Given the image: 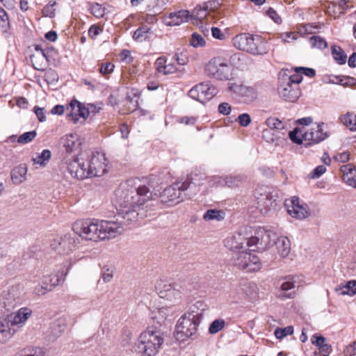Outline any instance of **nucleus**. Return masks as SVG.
Instances as JSON below:
<instances>
[{
  "label": "nucleus",
  "instance_id": "1",
  "mask_svg": "<svg viewBox=\"0 0 356 356\" xmlns=\"http://www.w3.org/2000/svg\"><path fill=\"white\" fill-rule=\"evenodd\" d=\"M115 195L120 207L118 218L115 222L122 226L123 230L125 226L151 216L148 209L154 204H144L154 198L152 193L146 186L127 188L126 185H122L115 191Z\"/></svg>",
  "mask_w": 356,
  "mask_h": 356
},
{
  "label": "nucleus",
  "instance_id": "2",
  "mask_svg": "<svg viewBox=\"0 0 356 356\" xmlns=\"http://www.w3.org/2000/svg\"><path fill=\"white\" fill-rule=\"evenodd\" d=\"M72 229L76 236L93 241L115 238L123 232L122 226L111 220H78L74 223Z\"/></svg>",
  "mask_w": 356,
  "mask_h": 356
},
{
  "label": "nucleus",
  "instance_id": "3",
  "mask_svg": "<svg viewBox=\"0 0 356 356\" xmlns=\"http://www.w3.org/2000/svg\"><path fill=\"white\" fill-rule=\"evenodd\" d=\"M206 307L204 302L197 301L179 318L175 331L177 340L185 341L196 333Z\"/></svg>",
  "mask_w": 356,
  "mask_h": 356
},
{
  "label": "nucleus",
  "instance_id": "4",
  "mask_svg": "<svg viewBox=\"0 0 356 356\" xmlns=\"http://www.w3.org/2000/svg\"><path fill=\"white\" fill-rule=\"evenodd\" d=\"M163 343L161 332L156 327H149L140 333L133 348L141 356H155Z\"/></svg>",
  "mask_w": 356,
  "mask_h": 356
},
{
  "label": "nucleus",
  "instance_id": "5",
  "mask_svg": "<svg viewBox=\"0 0 356 356\" xmlns=\"http://www.w3.org/2000/svg\"><path fill=\"white\" fill-rule=\"evenodd\" d=\"M32 314L31 308L24 307L9 315L8 320L0 319V343L8 342L16 332L15 327H22Z\"/></svg>",
  "mask_w": 356,
  "mask_h": 356
},
{
  "label": "nucleus",
  "instance_id": "6",
  "mask_svg": "<svg viewBox=\"0 0 356 356\" xmlns=\"http://www.w3.org/2000/svg\"><path fill=\"white\" fill-rule=\"evenodd\" d=\"M232 44L236 49L254 56L264 55L269 50L267 40L259 35L240 33L232 38Z\"/></svg>",
  "mask_w": 356,
  "mask_h": 356
},
{
  "label": "nucleus",
  "instance_id": "7",
  "mask_svg": "<svg viewBox=\"0 0 356 356\" xmlns=\"http://www.w3.org/2000/svg\"><path fill=\"white\" fill-rule=\"evenodd\" d=\"M321 124H316L310 129H306L305 127L299 129L296 128L289 134L291 141L296 144H303L305 147L318 144L325 140L329 134L327 131H323Z\"/></svg>",
  "mask_w": 356,
  "mask_h": 356
},
{
  "label": "nucleus",
  "instance_id": "8",
  "mask_svg": "<svg viewBox=\"0 0 356 356\" xmlns=\"http://www.w3.org/2000/svg\"><path fill=\"white\" fill-rule=\"evenodd\" d=\"M195 184L185 181L184 182H176L165 188L159 195V200L161 203L168 206L175 205L184 200L186 196L191 194L186 193L188 190H191Z\"/></svg>",
  "mask_w": 356,
  "mask_h": 356
},
{
  "label": "nucleus",
  "instance_id": "9",
  "mask_svg": "<svg viewBox=\"0 0 356 356\" xmlns=\"http://www.w3.org/2000/svg\"><path fill=\"white\" fill-rule=\"evenodd\" d=\"M232 66L222 57L211 58L205 65L207 76L219 80H229L232 76Z\"/></svg>",
  "mask_w": 356,
  "mask_h": 356
},
{
  "label": "nucleus",
  "instance_id": "10",
  "mask_svg": "<svg viewBox=\"0 0 356 356\" xmlns=\"http://www.w3.org/2000/svg\"><path fill=\"white\" fill-rule=\"evenodd\" d=\"M155 288L160 298L172 302L181 300L184 292L179 283L163 280L157 282Z\"/></svg>",
  "mask_w": 356,
  "mask_h": 356
},
{
  "label": "nucleus",
  "instance_id": "11",
  "mask_svg": "<svg viewBox=\"0 0 356 356\" xmlns=\"http://www.w3.org/2000/svg\"><path fill=\"white\" fill-rule=\"evenodd\" d=\"M88 177H101L108 171V161L103 152H96L87 159Z\"/></svg>",
  "mask_w": 356,
  "mask_h": 356
},
{
  "label": "nucleus",
  "instance_id": "12",
  "mask_svg": "<svg viewBox=\"0 0 356 356\" xmlns=\"http://www.w3.org/2000/svg\"><path fill=\"white\" fill-rule=\"evenodd\" d=\"M79 244V238L76 234H66L58 236L51 242V248L60 254H67L74 251Z\"/></svg>",
  "mask_w": 356,
  "mask_h": 356
},
{
  "label": "nucleus",
  "instance_id": "13",
  "mask_svg": "<svg viewBox=\"0 0 356 356\" xmlns=\"http://www.w3.org/2000/svg\"><path fill=\"white\" fill-rule=\"evenodd\" d=\"M277 235L275 233L264 228H259L254 236L250 237L252 248L255 251H263L274 245Z\"/></svg>",
  "mask_w": 356,
  "mask_h": 356
},
{
  "label": "nucleus",
  "instance_id": "14",
  "mask_svg": "<svg viewBox=\"0 0 356 356\" xmlns=\"http://www.w3.org/2000/svg\"><path fill=\"white\" fill-rule=\"evenodd\" d=\"M224 243L225 246L232 252V254L246 250L248 248H252L250 237L242 232H235L232 236L227 237Z\"/></svg>",
  "mask_w": 356,
  "mask_h": 356
},
{
  "label": "nucleus",
  "instance_id": "15",
  "mask_svg": "<svg viewBox=\"0 0 356 356\" xmlns=\"http://www.w3.org/2000/svg\"><path fill=\"white\" fill-rule=\"evenodd\" d=\"M285 207L287 213L293 218L302 220L309 217L311 211L309 206L300 201L299 197L296 196L292 197L285 201Z\"/></svg>",
  "mask_w": 356,
  "mask_h": 356
},
{
  "label": "nucleus",
  "instance_id": "16",
  "mask_svg": "<svg viewBox=\"0 0 356 356\" xmlns=\"http://www.w3.org/2000/svg\"><path fill=\"white\" fill-rule=\"evenodd\" d=\"M22 287L19 284L12 286L8 291H4L0 296V307L9 312L20 302Z\"/></svg>",
  "mask_w": 356,
  "mask_h": 356
},
{
  "label": "nucleus",
  "instance_id": "17",
  "mask_svg": "<svg viewBox=\"0 0 356 356\" xmlns=\"http://www.w3.org/2000/svg\"><path fill=\"white\" fill-rule=\"evenodd\" d=\"M280 96L285 101L295 102L300 95L299 86L296 84H290L289 82L280 79L278 87Z\"/></svg>",
  "mask_w": 356,
  "mask_h": 356
},
{
  "label": "nucleus",
  "instance_id": "18",
  "mask_svg": "<svg viewBox=\"0 0 356 356\" xmlns=\"http://www.w3.org/2000/svg\"><path fill=\"white\" fill-rule=\"evenodd\" d=\"M298 280V277L296 276L286 277L281 284L278 297L282 300L293 298L296 296L293 289L300 286Z\"/></svg>",
  "mask_w": 356,
  "mask_h": 356
},
{
  "label": "nucleus",
  "instance_id": "19",
  "mask_svg": "<svg viewBox=\"0 0 356 356\" xmlns=\"http://www.w3.org/2000/svg\"><path fill=\"white\" fill-rule=\"evenodd\" d=\"M86 168V161H81L77 157H75L67 163L68 172L72 177L77 179L88 178V172H87Z\"/></svg>",
  "mask_w": 356,
  "mask_h": 356
},
{
  "label": "nucleus",
  "instance_id": "20",
  "mask_svg": "<svg viewBox=\"0 0 356 356\" xmlns=\"http://www.w3.org/2000/svg\"><path fill=\"white\" fill-rule=\"evenodd\" d=\"M62 144L68 154L79 152L81 145V139L76 134H67L62 138Z\"/></svg>",
  "mask_w": 356,
  "mask_h": 356
},
{
  "label": "nucleus",
  "instance_id": "21",
  "mask_svg": "<svg viewBox=\"0 0 356 356\" xmlns=\"http://www.w3.org/2000/svg\"><path fill=\"white\" fill-rule=\"evenodd\" d=\"M174 312V309L172 307H162L152 311L151 318L155 323L162 325L167 320L173 317Z\"/></svg>",
  "mask_w": 356,
  "mask_h": 356
},
{
  "label": "nucleus",
  "instance_id": "22",
  "mask_svg": "<svg viewBox=\"0 0 356 356\" xmlns=\"http://www.w3.org/2000/svg\"><path fill=\"white\" fill-rule=\"evenodd\" d=\"M191 17L192 16L189 14L188 10H181L171 13L165 19V24L170 26H179L184 22H188Z\"/></svg>",
  "mask_w": 356,
  "mask_h": 356
},
{
  "label": "nucleus",
  "instance_id": "23",
  "mask_svg": "<svg viewBox=\"0 0 356 356\" xmlns=\"http://www.w3.org/2000/svg\"><path fill=\"white\" fill-rule=\"evenodd\" d=\"M250 252H255V250H250V248H248L246 250L232 254L231 258L232 265L241 270L248 266V263H246V259L250 258Z\"/></svg>",
  "mask_w": 356,
  "mask_h": 356
},
{
  "label": "nucleus",
  "instance_id": "24",
  "mask_svg": "<svg viewBox=\"0 0 356 356\" xmlns=\"http://www.w3.org/2000/svg\"><path fill=\"white\" fill-rule=\"evenodd\" d=\"M35 49L37 51V54L31 57V61L34 69L39 71H43L45 70L48 63L47 55L44 51L41 48L39 49L36 47Z\"/></svg>",
  "mask_w": 356,
  "mask_h": 356
},
{
  "label": "nucleus",
  "instance_id": "25",
  "mask_svg": "<svg viewBox=\"0 0 356 356\" xmlns=\"http://www.w3.org/2000/svg\"><path fill=\"white\" fill-rule=\"evenodd\" d=\"M274 245H276L277 252L281 257L284 258L289 255L291 251V243L287 237L277 236Z\"/></svg>",
  "mask_w": 356,
  "mask_h": 356
},
{
  "label": "nucleus",
  "instance_id": "26",
  "mask_svg": "<svg viewBox=\"0 0 356 356\" xmlns=\"http://www.w3.org/2000/svg\"><path fill=\"white\" fill-rule=\"evenodd\" d=\"M27 166L26 164H20L14 168L11 171V179L15 184H20L26 179Z\"/></svg>",
  "mask_w": 356,
  "mask_h": 356
},
{
  "label": "nucleus",
  "instance_id": "27",
  "mask_svg": "<svg viewBox=\"0 0 356 356\" xmlns=\"http://www.w3.org/2000/svg\"><path fill=\"white\" fill-rule=\"evenodd\" d=\"M199 90L203 92L202 95V104H204L211 99L218 92L216 87L208 82L199 83Z\"/></svg>",
  "mask_w": 356,
  "mask_h": 356
},
{
  "label": "nucleus",
  "instance_id": "28",
  "mask_svg": "<svg viewBox=\"0 0 356 356\" xmlns=\"http://www.w3.org/2000/svg\"><path fill=\"white\" fill-rule=\"evenodd\" d=\"M152 35V29L150 27L144 25L138 28L134 33L133 39L139 42H142L148 40Z\"/></svg>",
  "mask_w": 356,
  "mask_h": 356
},
{
  "label": "nucleus",
  "instance_id": "29",
  "mask_svg": "<svg viewBox=\"0 0 356 356\" xmlns=\"http://www.w3.org/2000/svg\"><path fill=\"white\" fill-rule=\"evenodd\" d=\"M225 218V212L222 210L211 209L207 210L203 215V219L205 221H222Z\"/></svg>",
  "mask_w": 356,
  "mask_h": 356
},
{
  "label": "nucleus",
  "instance_id": "30",
  "mask_svg": "<svg viewBox=\"0 0 356 356\" xmlns=\"http://www.w3.org/2000/svg\"><path fill=\"white\" fill-rule=\"evenodd\" d=\"M61 281V277L56 274H51L47 276H43L40 279L41 283L47 288L49 291H52L53 289L59 284Z\"/></svg>",
  "mask_w": 356,
  "mask_h": 356
},
{
  "label": "nucleus",
  "instance_id": "31",
  "mask_svg": "<svg viewBox=\"0 0 356 356\" xmlns=\"http://www.w3.org/2000/svg\"><path fill=\"white\" fill-rule=\"evenodd\" d=\"M254 252H250V258L246 259V263H248V266L245 267V268H243V270L247 272L257 271L261 268L260 259Z\"/></svg>",
  "mask_w": 356,
  "mask_h": 356
},
{
  "label": "nucleus",
  "instance_id": "32",
  "mask_svg": "<svg viewBox=\"0 0 356 356\" xmlns=\"http://www.w3.org/2000/svg\"><path fill=\"white\" fill-rule=\"evenodd\" d=\"M70 107H72V109L75 111H79V123L81 124L84 122L89 115L87 106H83L79 101L74 99L70 102Z\"/></svg>",
  "mask_w": 356,
  "mask_h": 356
},
{
  "label": "nucleus",
  "instance_id": "33",
  "mask_svg": "<svg viewBox=\"0 0 356 356\" xmlns=\"http://www.w3.org/2000/svg\"><path fill=\"white\" fill-rule=\"evenodd\" d=\"M340 295L353 296L356 293V280H350L345 284H341L337 289Z\"/></svg>",
  "mask_w": 356,
  "mask_h": 356
},
{
  "label": "nucleus",
  "instance_id": "34",
  "mask_svg": "<svg viewBox=\"0 0 356 356\" xmlns=\"http://www.w3.org/2000/svg\"><path fill=\"white\" fill-rule=\"evenodd\" d=\"M332 54L334 59L339 65H343L346 62L347 56L343 49L337 45H332L331 47Z\"/></svg>",
  "mask_w": 356,
  "mask_h": 356
},
{
  "label": "nucleus",
  "instance_id": "35",
  "mask_svg": "<svg viewBox=\"0 0 356 356\" xmlns=\"http://www.w3.org/2000/svg\"><path fill=\"white\" fill-rule=\"evenodd\" d=\"M51 156V152L49 149H44L41 154L36 155L35 157H33L31 161L34 165L44 166L47 164V162L50 159Z\"/></svg>",
  "mask_w": 356,
  "mask_h": 356
},
{
  "label": "nucleus",
  "instance_id": "36",
  "mask_svg": "<svg viewBox=\"0 0 356 356\" xmlns=\"http://www.w3.org/2000/svg\"><path fill=\"white\" fill-rule=\"evenodd\" d=\"M237 92L242 96L245 97L246 101H252L257 97V93L254 88L245 86H239Z\"/></svg>",
  "mask_w": 356,
  "mask_h": 356
},
{
  "label": "nucleus",
  "instance_id": "37",
  "mask_svg": "<svg viewBox=\"0 0 356 356\" xmlns=\"http://www.w3.org/2000/svg\"><path fill=\"white\" fill-rule=\"evenodd\" d=\"M262 137L266 142L273 143L280 138V132L267 128L263 131Z\"/></svg>",
  "mask_w": 356,
  "mask_h": 356
},
{
  "label": "nucleus",
  "instance_id": "38",
  "mask_svg": "<svg viewBox=\"0 0 356 356\" xmlns=\"http://www.w3.org/2000/svg\"><path fill=\"white\" fill-rule=\"evenodd\" d=\"M66 321L65 318H60L54 322L51 326L53 334L55 337H58L65 329Z\"/></svg>",
  "mask_w": 356,
  "mask_h": 356
},
{
  "label": "nucleus",
  "instance_id": "39",
  "mask_svg": "<svg viewBox=\"0 0 356 356\" xmlns=\"http://www.w3.org/2000/svg\"><path fill=\"white\" fill-rule=\"evenodd\" d=\"M341 122L351 131H356V115L353 113H348L343 115L341 118Z\"/></svg>",
  "mask_w": 356,
  "mask_h": 356
},
{
  "label": "nucleus",
  "instance_id": "40",
  "mask_svg": "<svg viewBox=\"0 0 356 356\" xmlns=\"http://www.w3.org/2000/svg\"><path fill=\"white\" fill-rule=\"evenodd\" d=\"M242 177L241 175H229L223 177V186H227L228 187H235L238 186L242 181Z\"/></svg>",
  "mask_w": 356,
  "mask_h": 356
},
{
  "label": "nucleus",
  "instance_id": "41",
  "mask_svg": "<svg viewBox=\"0 0 356 356\" xmlns=\"http://www.w3.org/2000/svg\"><path fill=\"white\" fill-rule=\"evenodd\" d=\"M309 43L312 47L323 49L327 47V42L318 35H314L310 38Z\"/></svg>",
  "mask_w": 356,
  "mask_h": 356
},
{
  "label": "nucleus",
  "instance_id": "42",
  "mask_svg": "<svg viewBox=\"0 0 356 356\" xmlns=\"http://www.w3.org/2000/svg\"><path fill=\"white\" fill-rule=\"evenodd\" d=\"M266 124L268 129H270L274 131H280L284 127L283 123L279 119L276 118H268L266 120Z\"/></svg>",
  "mask_w": 356,
  "mask_h": 356
},
{
  "label": "nucleus",
  "instance_id": "43",
  "mask_svg": "<svg viewBox=\"0 0 356 356\" xmlns=\"http://www.w3.org/2000/svg\"><path fill=\"white\" fill-rule=\"evenodd\" d=\"M190 44L195 48L202 47L205 46L206 41L200 34L193 33L191 35Z\"/></svg>",
  "mask_w": 356,
  "mask_h": 356
},
{
  "label": "nucleus",
  "instance_id": "44",
  "mask_svg": "<svg viewBox=\"0 0 356 356\" xmlns=\"http://www.w3.org/2000/svg\"><path fill=\"white\" fill-rule=\"evenodd\" d=\"M36 135L37 133L35 131L25 132L18 137L17 142L22 145L27 144L31 142L35 138Z\"/></svg>",
  "mask_w": 356,
  "mask_h": 356
},
{
  "label": "nucleus",
  "instance_id": "45",
  "mask_svg": "<svg viewBox=\"0 0 356 356\" xmlns=\"http://www.w3.org/2000/svg\"><path fill=\"white\" fill-rule=\"evenodd\" d=\"M56 2L55 1H50L42 9V13L43 16L53 18L55 16V6Z\"/></svg>",
  "mask_w": 356,
  "mask_h": 356
},
{
  "label": "nucleus",
  "instance_id": "46",
  "mask_svg": "<svg viewBox=\"0 0 356 356\" xmlns=\"http://www.w3.org/2000/svg\"><path fill=\"white\" fill-rule=\"evenodd\" d=\"M225 325V322L223 319H216L213 321L209 328V331L211 334H216L220 331Z\"/></svg>",
  "mask_w": 356,
  "mask_h": 356
},
{
  "label": "nucleus",
  "instance_id": "47",
  "mask_svg": "<svg viewBox=\"0 0 356 356\" xmlns=\"http://www.w3.org/2000/svg\"><path fill=\"white\" fill-rule=\"evenodd\" d=\"M293 333V327L292 326H287L284 328H277L275 330L274 334L277 339H282L284 337L291 335Z\"/></svg>",
  "mask_w": 356,
  "mask_h": 356
},
{
  "label": "nucleus",
  "instance_id": "48",
  "mask_svg": "<svg viewBox=\"0 0 356 356\" xmlns=\"http://www.w3.org/2000/svg\"><path fill=\"white\" fill-rule=\"evenodd\" d=\"M203 92H201L200 90H199V84L193 86L189 91H188V96L200 102L201 103V101H202V95Z\"/></svg>",
  "mask_w": 356,
  "mask_h": 356
},
{
  "label": "nucleus",
  "instance_id": "49",
  "mask_svg": "<svg viewBox=\"0 0 356 356\" xmlns=\"http://www.w3.org/2000/svg\"><path fill=\"white\" fill-rule=\"evenodd\" d=\"M238 124L242 127H247L252 122V118L248 113L240 114L236 120Z\"/></svg>",
  "mask_w": 356,
  "mask_h": 356
},
{
  "label": "nucleus",
  "instance_id": "50",
  "mask_svg": "<svg viewBox=\"0 0 356 356\" xmlns=\"http://www.w3.org/2000/svg\"><path fill=\"white\" fill-rule=\"evenodd\" d=\"M67 111L69 112V113L67 115V120L72 122L74 124L79 123V111H75L74 110H72V107H70V104L67 107Z\"/></svg>",
  "mask_w": 356,
  "mask_h": 356
},
{
  "label": "nucleus",
  "instance_id": "51",
  "mask_svg": "<svg viewBox=\"0 0 356 356\" xmlns=\"http://www.w3.org/2000/svg\"><path fill=\"white\" fill-rule=\"evenodd\" d=\"M91 13L97 18H101L104 16L105 9L99 3H95L91 6Z\"/></svg>",
  "mask_w": 356,
  "mask_h": 356
},
{
  "label": "nucleus",
  "instance_id": "52",
  "mask_svg": "<svg viewBox=\"0 0 356 356\" xmlns=\"http://www.w3.org/2000/svg\"><path fill=\"white\" fill-rule=\"evenodd\" d=\"M223 177L214 176L207 179V183L209 187L223 186Z\"/></svg>",
  "mask_w": 356,
  "mask_h": 356
},
{
  "label": "nucleus",
  "instance_id": "53",
  "mask_svg": "<svg viewBox=\"0 0 356 356\" xmlns=\"http://www.w3.org/2000/svg\"><path fill=\"white\" fill-rule=\"evenodd\" d=\"M331 6L333 7V8H335L336 6H338L339 7V14H344L345 13V10H346L348 6H347V1L346 0H339L338 2H330V6L328 7V9L330 10L331 9Z\"/></svg>",
  "mask_w": 356,
  "mask_h": 356
},
{
  "label": "nucleus",
  "instance_id": "54",
  "mask_svg": "<svg viewBox=\"0 0 356 356\" xmlns=\"http://www.w3.org/2000/svg\"><path fill=\"white\" fill-rule=\"evenodd\" d=\"M49 292L48 289H47L40 281V282L33 287V293L35 296H41L45 295L47 293Z\"/></svg>",
  "mask_w": 356,
  "mask_h": 356
},
{
  "label": "nucleus",
  "instance_id": "55",
  "mask_svg": "<svg viewBox=\"0 0 356 356\" xmlns=\"http://www.w3.org/2000/svg\"><path fill=\"white\" fill-rule=\"evenodd\" d=\"M295 72L297 73H301V74H305L309 78L314 77L316 74V71L314 69L305 67H296Z\"/></svg>",
  "mask_w": 356,
  "mask_h": 356
},
{
  "label": "nucleus",
  "instance_id": "56",
  "mask_svg": "<svg viewBox=\"0 0 356 356\" xmlns=\"http://www.w3.org/2000/svg\"><path fill=\"white\" fill-rule=\"evenodd\" d=\"M282 80H284L289 82L290 84H298L302 81V76L301 73H297L296 74L291 75L290 76H287L286 78H282Z\"/></svg>",
  "mask_w": 356,
  "mask_h": 356
},
{
  "label": "nucleus",
  "instance_id": "57",
  "mask_svg": "<svg viewBox=\"0 0 356 356\" xmlns=\"http://www.w3.org/2000/svg\"><path fill=\"white\" fill-rule=\"evenodd\" d=\"M280 38L283 42H291L297 39V34L293 32H285L280 35Z\"/></svg>",
  "mask_w": 356,
  "mask_h": 356
},
{
  "label": "nucleus",
  "instance_id": "58",
  "mask_svg": "<svg viewBox=\"0 0 356 356\" xmlns=\"http://www.w3.org/2000/svg\"><path fill=\"white\" fill-rule=\"evenodd\" d=\"M114 65L111 63H105L101 65L99 72L103 75L111 74L114 70Z\"/></svg>",
  "mask_w": 356,
  "mask_h": 356
},
{
  "label": "nucleus",
  "instance_id": "59",
  "mask_svg": "<svg viewBox=\"0 0 356 356\" xmlns=\"http://www.w3.org/2000/svg\"><path fill=\"white\" fill-rule=\"evenodd\" d=\"M45 79L49 83H52L58 80V76L54 70H49L45 74Z\"/></svg>",
  "mask_w": 356,
  "mask_h": 356
},
{
  "label": "nucleus",
  "instance_id": "60",
  "mask_svg": "<svg viewBox=\"0 0 356 356\" xmlns=\"http://www.w3.org/2000/svg\"><path fill=\"white\" fill-rule=\"evenodd\" d=\"M218 111L220 114L227 115L232 111L231 106L227 102H222L218 105Z\"/></svg>",
  "mask_w": 356,
  "mask_h": 356
},
{
  "label": "nucleus",
  "instance_id": "61",
  "mask_svg": "<svg viewBox=\"0 0 356 356\" xmlns=\"http://www.w3.org/2000/svg\"><path fill=\"white\" fill-rule=\"evenodd\" d=\"M103 31V29L96 24L92 25L88 30L89 36L94 39Z\"/></svg>",
  "mask_w": 356,
  "mask_h": 356
},
{
  "label": "nucleus",
  "instance_id": "62",
  "mask_svg": "<svg viewBox=\"0 0 356 356\" xmlns=\"http://www.w3.org/2000/svg\"><path fill=\"white\" fill-rule=\"evenodd\" d=\"M325 172L326 168L324 165H318L314 169L310 177L313 179L318 178Z\"/></svg>",
  "mask_w": 356,
  "mask_h": 356
},
{
  "label": "nucleus",
  "instance_id": "63",
  "mask_svg": "<svg viewBox=\"0 0 356 356\" xmlns=\"http://www.w3.org/2000/svg\"><path fill=\"white\" fill-rule=\"evenodd\" d=\"M212 36L218 40H224L226 39V35L222 32V31L218 27L211 28Z\"/></svg>",
  "mask_w": 356,
  "mask_h": 356
},
{
  "label": "nucleus",
  "instance_id": "64",
  "mask_svg": "<svg viewBox=\"0 0 356 356\" xmlns=\"http://www.w3.org/2000/svg\"><path fill=\"white\" fill-rule=\"evenodd\" d=\"M346 356H355L356 355V341L348 345L344 350Z\"/></svg>",
  "mask_w": 356,
  "mask_h": 356
}]
</instances>
